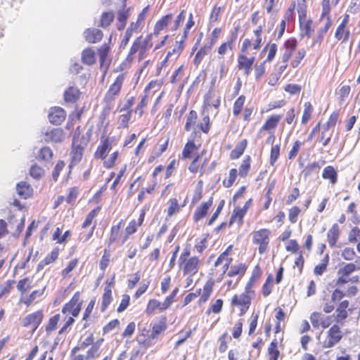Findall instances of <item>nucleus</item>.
<instances>
[{"mask_svg":"<svg viewBox=\"0 0 360 360\" xmlns=\"http://www.w3.org/2000/svg\"><path fill=\"white\" fill-rule=\"evenodd\" d=\"M304 106V109L302 117V123L306 124L311 117V112L313 111V107L309 102H306Z\"/></svg>","mask_w":360,"mask_h":360,"instance_id":"4c0bfd02","label":"nucleus"},{"mask_svg":"<svg viewBox=\"0 0 360 360\" xmlns=\"http://www.w3.org/2000/svg\"><path fill=\"white\" fill-rule=\"evenodd\" d=\"M16 191L18 195L23 199H27L32 193V188L26 181H20L16 185Z\"/></svg>","mask_w":360,"mask_h":360,"instance_id":"f8f14e48","label":"nucleus"},{"mask_svg":"<svg viewBox=\"0 0 360 360\" xmlns=\"http://www.w3.org/2000/svg\"><path fill=\"white\" fill-rule=\"evenodd\" d=\"M339 235V226L337 224H334L327 233V240L330 247L333 248L335 246Z\"/></svg>","mask_w":360,"mask_h":360,"instance_id":"4468645a","label":"nucleus"},{"mask_svg":"<svg viewBox=\"0 0 360 360\" xmlns=\"http://www.w3.org/2000/svg\"><path fill=\"white\" fill-rule=\"evenodd\" d=\"M42 311H37L36 312L27 315L22 320V326L24 327H28L30 326H33V332L35 331L39 326L41 324L43 319Z\"/></svg>","mask_w":360,"mask_h":360,"instance_id":"39448f33","label":"nucleus"},{"mask_svg":"<svg viewBox=\"0 0 360 360\" xmlns=\"http://www.w3.org/2000/svg\"><path fill=\"white\" fill-rule=\"evenodd\" d=\"M44 173V169L40 167L34 165L30 169V174L35 179H39Z\"/></svg>","mask_w":360,"mask_h":360,"instance_id":"603ef678","label":"nucleus"},{"mask_svg":"<svg viewBox=\"0 0 360 360\" xmlns=\"http://www.w3.org/2000/svg\"><path fill=\"white\" fill-rule=\"evenodd\" d=\"M82 62L91 65L95 63V52L91 49H86L82 53Z\"/></svg>","mask_w":360,"mask_h":360,"instance_id":"a878e982","label":"nucleus"},{"mask_svg":"<svg viewBox=\"0 0 360 360\" xmlns=\"http://www.w3.org/2000/svg\"><path fill=\"white\" fill-rule=\"evenodd\" d=\"M58 257V250L57 248L53 249L51 252L44 259V264L46 265L53 262Z\"/></svg>","mask_w":360,"mask_h":360,"instance_id":"13d9d810","label":"nucleus"},{"mask_svg":"<svg viewBox=\"0 0 360 360\" xmlns=\"http://www.w3.org/2000/svg\"><path fill=\"white\" fill-rule=\"evenodd\" d=\"M231 304L238 307L250 306V297L245 293H242L240 295H236L232 298Z\"/></svg>","mask_w":360,"mask_h":360,"instance_id":"f3484780","label":"nucleus"},{"mask_svg":"<svg viewBox=\"0 0 360 360\" xmlns=\"http://www.w3.org/2000/svg\"><path fill=\"white\" fill-rule=\"evenodd\" d=\"M246 146L247 141L245 139L241 141L236 146L234 149L231 152V158L233 160L239 158L244 153Z\"/></svg>","mask_w":360,"mask_h":360,"instance_id":"5701e85b","label":"nucleus"},{"mask_svg":"<svg viewBox=\"0 0 360 360\" xmlns=\"http://www.w3.org/2000/svg\"><path fill=\"white\" fill-rule=\"evenodd\" d=\"M120 224H121V222H120L119 224H117L116 226H112L110 236L109 238L110 244L113 243L117 240L118 235H119L120 229Z\"/></svg>","mask_w":360,"mask_h":360,"instance_id":"bf43d9fd","label":"nucleus"},{"mask_svg":"<svg viewBox=\"0 0 360 360\" xmlns=\"http://www.w3.org/2000/svg\"><path fill=\"white\" fill-rule=\"evenodd\" d=\"M79 91L77 87L70 86L64 93V98L67 103H75L79 97Z\"/></svg>","mask_w":360,"mask_h":360,"instance_id":"2eb2a0df","label":"nucleus"},{"mask_svg":"<svg viewBox=\"0 0 360 360\" xmlns=\"http://www.w3.org/2000/svg\"><path fill=\"white\" fill-rule=\"evenodd\" d=\"M342 338V333L338 325H333L327 332V340L324 342V347L330 348L338 344Z\"/></svg>","mask_w":360,"mask_h":360,"instance_id":"20e7f679","label":"nucleus"},{"mask_svg":"<svg viewBox=\"0 0 360 360\" xmlns=\"http://www.w3.org/2000/svg\"><path fill=\"white\" fill-rule=\"evenodd\" d=\"M162 303H161L160 302H159L157 300H155V299L150 300L148 303L146 309V314H151L157 309H158L160 311L166 310L167 309L162 308Z\"/></svg>","mask_w":360,"mask_h":360,"instance_id":"cd10ccee","label":"nucleus"},{"mask_svg":"<svg viewBox=\"0 0 360 360\" xmlns=\"http://www.w3.org/2000/svg\"><path fill=\"white\" fill-rule=\"evenodd\" d=\"M200 260L197 257H192L184 262V274L191 276L195 275L198 271Z\"/></svg>","mask_w":360,"mask_h":360,"instance_id":"6e6552de","label":"nucleus"},{"mask_svg":"<svg viewBox=\"0 0 360 360\" xmlns=\"http://www.w3.org/2000/svg\"><path fill=\"white\" fill-rule=\"evenodd\" d=\"M215 43V39H212L210 43L205 44L200 50L197 52L193 59L195 65L198 66L202 61L205 56L207 55L211 51L212 46Z\"/></svg>","mask_w":360,"mask_h":360,"instance_id":"9d476101","label":"nucleus"},{"mask_svg":"<svg viewBox=\"0 0 360 360\" xmlns=\"http://www.w3.org/2000/svg\"><path fill=\"white\" fill-rule=\"evenodd\" d=\"M246 271V266L244 264H239L238 265L231 266L227 275L229 277H233L236 275H243Z\"/></svg>","mask_w":360,"mask_h":360,"instance_id":"c85d7f7f","label":"nucleus"},{"mask_svg":"<svg viewBox=\"0 0 360 360\" xmlns=\"http://www.w3.org/2000/svg\"><path fill=\"white\" fill-rule=\"evenodd\" d=\"M82 304L80 292H76L72 299L63 306L62 312L63 314L70 313L73 317H77L81 311Z\"/></svg>","mask_w":360,"mask_h":360,"instance_id":"7ed1b4c3","label":"nucleus"},{"mask_svg":"<svg viewBox=\"0 0 360 360\" xmlns=\"http://www.w3.org/2000/svg\"><path fill=\"white\" fill-rule=\"evenodd\" d=\"M118 155H119L118 151L113 152L110 155L109 158L104 161L103 166L106 169L112 168L114 166L116 160L117 159Z\"/></svg>","mask_w":360,"mask_h":360,"instance_id":"3c124183","label":"nucleus"},{"mask_svg":"<svg viewBox=\"0 0 360 360\" xmlns=\"http://www.w3.org/2000/svg\"><path fill=\"white\" fill-rule=\"evenodd\" d=\"M114 20V14L112 12H105L102 14L99 25L103 28H106Z\"/></svg>","mask_w":360,"mask_h":360,"instance_id":"7c9ffc66","label":"nucleus"},{"mask_svg":"<svg viewBox=\"0 0 360 360\" xmlns=\"http://www.w3.org/2000/svg\"><path fill=\"white\" fill-rule=\"evenodd\" d=\"M300 212V209L297 206H294L289 210L288 218L291 223L294 224L297 221Z\"/></svg>","mask_w":360,"mask_h":360,"instance_id":"5fc2aeb1","label":"nucleus"},{"mask_svg":"<svg viewBox=\"0 0 360 360\" xmlns=\"http://www.w3.org/2000/svg\"><path fill=\"white\" fill-rule=\"evenodd\" d=\"M323 315L319 312H313L310 316V321L314 328H319L321 324Z\"/></svg>","mask_w":360,"mask_h":360,"instance_id":"37998d69","label":"nucleus"},{"mask_svg":"<svg viewBox=\"0 0 360 360\" xmlns=\"http://www.w3.org/2000/svg\"><path fill=\"white\" fill-rule=\"evenodd\" d=\"M280 155V146L278 145H275L271 148V155H270V164L274 165V163L278 160Z\"/></svg>","mask_w":360,"mask_h":360,"instance_id":"864d4df0","label":"nucleus"},{"mask_svg":"<svg viewBox=\"0 0 360 360\" xmlns=\"http://www.w3.org/2000/svg\"><path fill=\"white\" fill-rule=\"evenodd\" d=\"M130 301V297L128 295H124L122 296L121 302L117 309V312L120 313L124 311L129 306Z\"/></svg>","mask_w":360,"mask_h":360,"instance_id":"4d7b16f0","label":"nucleus"},{"mask_svg":"<svg viewBox=\"0 0 360 360\" xmlns=\"http://www.w3.org/2000/svg\"><path fill=\"white\" fill-rule=\"evenodd\" d=\"M166 329L165 323L160 321L155 323L153 326L152 331L150 333V338L155 339L158 336Z\"/></svg>","mask_w":360,"mask_h":360,"instance_id":"473e14b6","label":"nucleus"},{"mask_svg":"<svg viewBox=\"0 0 360 360\" xmlns=\"http://www.w3.org/2000/svg\"><path fill=\"white\" fill-rule=\"evenodd\" d=\"M178 292L179 288H175L173 290L172 292L165 298V301L162 302V304L163 309H168L169 307V306L174 302V297H176Z\"/></svg>","mask_w":360,"mask_h":360,"instance_id":"49530a36","label":"nucleus"},{"mask_svg":"<svg viewBox=\"0 0 360 360\" xmlns=\"http://www.w3.org/2000/svg\"><path fill=\"white\" fill-rule=\"evenodd\" d=\"M236 177H237V169H231L229 171V179L227 181L224 180L223 181L224 186H225L226 188L231 187L233 185V184L234 183Z\"/></svg>","mask_w":360,"mask_h":360,"instance_id":"de8ad7c7","label":"nucleus"},{"mask_svg":"<svg viewBox=\"0 0 360 360\" xmlns=\"http://www.w3.org/2000/svg\"><path fill=\"white\" fill-rule=\"evenodd\" d=\"M198 118L197 112L195 110H191L185 124V130L189 131L191 130V126L194 125L196 122V120Z\"/></svg>","mask_w":360,"mask_h":360,"instance_id":"c9c22d12","label":"nucleus"},{"mask_svg":"<svg viewBox=\"0 0 360 360\" xmlns=\"http://www.w3.org/2000/svg\"><path fill=\"white\" fill-rule=\"evenodd\" d=\"M305 54H306V51L304 49L299 50L295 56V58L293 60V61L291 63L292 66L293 68H297L300 65L301 60L305 56Z\"/></svg>","mask_w":360,"mask_h":360,"instance_id":"e2e57ef3","label":"nucleus"},{"mask_svg":"<svg viewBox=\"0 0 360 360\" xmlns=\"http://www.w3.org/2000/svg\"><path fill=\"white\" fill-rule=\"evenodd\" d=\"M224 200H221L219 202L217 210H215V212H214V214H212V216L208 221V222H207L208 226L212 225L214 223V221L217 219L219 214H220V212L224 207Z\"/></svg>","mask_w":360,"mask_h":360,"instance_id":"0e129e2a","label":"nucleus"},{"mask_svg":"<svg viewBox=\"0 0 360 360\" xmlns=\"http://www.w3.org/2000/svg\"><path fill=\"white\" fill-rule=\"evenodd\" d=\"M53 152L48 146H44L40 149L38 154V158L41 160L47 162L51 159Z\"/></svg>","mask_w":360,"mask_h":360,"instance_id":"72a5a7b5","label":"nucleus"},{"mask_svg":"<svg viewBox=\"0 0 360 360\" xmlns=\"http://www.w3.org/2000/svg\"><path fill=\"white\" fill-rule=\"evenodd\" d=\"M245 208H241L240 207H237L234 209L233 212L231 217L229 221V226H231L233 221L238 219V222L239 224H242L243 219L245 214Z\"/></svg>","mask_w":360,"mask_h":360,"instance_id":"b1692460","label":"nucleus"},{"mask_svg":"<svg viewBox=\"0 0 360 360\" xmlns=\"http://www.w3.org/2000/svg\"><path fill=\"white\" fill-rule=\"evenodd\" d=\"M339 113L338 111H334L330 116L328 122H326L325 130H328L330 127L335 126L338 120Z\"/></svg>","mask_w":360,"mask_h":360,"instance_id":"09e8293b","label":"nucleus"},{"mask_svg":"<svg viewBox=\"0 0 360 360\" xmlns=\"http://www.w3.org/2000/svg\"><path fill=\"white\" fill-rule=\"evenodd\" d=\"M356 270V265L349 263L345 265L342 268L340 269L338 274L342 276H347Z\"/></svg>","mask_w":360,"mask_h":360,"instance_id":"ea45409f","label":"nucleus"},{"mask_svg":"<svg viewBox=\"0 0 360 360\" xmlns=\"http://www.w3.org/2000/svg\"><path fill=\"white\" fill-rule=\"evenodd\" d=\"M271 231L266 229H262L252 233V243L259 245L258 251L260 254L264 253L269 245Z\"/></svg>","mask_w":360,"mask_h":360,"instance_id":"f03ea898","label":"nucleus"},{"mask_svg":"<svg viewBox=\"0 0 360 360\" xmlns=\"http://www.w3.org/2000/svg\"><path fill=\"white\" fill-rule=\"evenodd\" d=\"M301 146L302 142H300V141H296L294 143L292 148H291L288 154V158L290 160L293 159L297 155V152L299 151Z\"/></svg>","mask_w":360,"mask_h":360,"instance_id":"69168bd1","label":"nucleus"},{"mask_svg":"<svg viewBox=\"0 0 360 360\" xmlns=\"http://www.w3.org/2000/svg\"><path fill=\"white\" fill-rule=\"evenodd\" d=\"M281 118V115H273L269 118L262 127V130H271L276 127Z\"/></svg>","mask_w":360,"mask_h":360,"instance_id":"bb28decb","label":"nucleus"},{"mask_svg":"<svg viewBox=\"0 0 360 360\" xmlns=\"http://www.w3.org/2000/svg\"><path fill=\"white\" fill-rule=\"evenodd\" d=\"M320 169V165L318 162L307 165L303 170V174L305 177L310 176L312 173H317Z\"/></svg>","mask_w":360,"mask_h":360,"instance_id":"e433bc0d","label":"nucleus"},{"mask_svg":"<svg viewBox=\"0 0 360 360\" xmlns=\"http://www.w3.org/2000/svg\"><path fill=\"white\" fill-rule=\"evenodd\" d=\"M250 168V157L247 155L243 160L240 167L238 174L240 176L245 177L247 176Z\"/></svg>","mask_w":360,"mask_h":360,"instance_id":"2f4dec72","label":"nucleus"},{"mask_svg":"<svg viewBox=\"0 0 360 360\" xmlns=\"http://www.w3.org/2000/svg\"><path fill=\"white\" fill-rule=\"evenodd\" d=\"M172 14H167L159 20L155 25L154 34L158 35L160 31L162 30L168 25L169 22L172 20Z\"/></svg>","mask_w":360,"mask_h":360,"instance_id":"dca6fc26","label":"nucleus"},{"mask_svg":"<svg viewBox=\"0 0 360 360\" xmlns=\"http://www.w3.org/2000/svg\"><path fill=\"white\" fill-rule=\"evenodd\" d=\"M350 31L346 29V27H344V25L338 26L335 33V37L338 41L341 40L342 43H345L348 41Z\"/></svg>","mask_w":360,"mask_h":360,"instance_id":"aec40b11","label":"nucleus"},{"mask_svg":"<svg viewBox=\"0 0 360 360\" xmlns=\"http://www.w3.org/2000/svg\"><path fill=\"white\" fill-rule=\"evenodd\" d=\"M297 13L299 22L307 20L306 0H297Z\"/></svg>","mask_w":360,"mask_h":360,"instance_id":"c756f323","label":"nucleus"},{"mask_svg":"<svg viewBox=\"0 0 360 360\" xmlns=\"http://www.w3.org/2000/svg\"><path fill=\"white\" fill-rule=\"evenodd\" d=\"M120 325V321L118 319H114L110 321L107 325H105L103 328V333H108L112 331L115 328Z\"/></svg>","mask_w":360,"mask_h":360,"instance_id":"338daca9","label":"nucleus"},{"mask_svg":"<svg viewBox=\"0 0 360 360\" xmlns=\"http://www.w3.org/2000/svg\"><path fill=\"white\" fill-rule=\"evenodd\" d=\"M300 27L301 30V36H307V38H310L314 29L312 28V20L311 19L300 21Z\"/></svg>","mask_w":360,"mask_h":360,"instance_id":"a211bd4d","label":"nucleus"},{"mask_svg":"<svg viewBox=\"0 0 360 360\" xmlns=\"http://www.w3.org/2000/svg\"><path fill=\"white\" fill-rule=\"evenodd\" d=\"M349 306V302L347 300H344L341 302L336 309V311L338 313V316L342 319H346L347 316V313L346 311V309Z\"/></svg>","mask_w":360,"mask_h":360,"instance_id":"79ce46f5","label":"nucleus"},{"mask_svg":"<svg viewBox=\"0 0 360 360\" xmlns=\"http://www.w3.org/2000/svg\"><path fill=\"white\" fill-rule=\"evenodd\" d=\"M83 146L81 143H72V162L78 163L82 157Z\"/></svg>","mask_w":360,"mask_h":360,"instance_id":"6ab92c4d","label":"nucleus"},{"mask_svg":"<svg viewBox=\"0 0 360 360\" xmlns=\"http://www.w3.org/2000/svg\"><path fill=\"white\" fill-rule=\"evenodd\" d=\"M239 69H252L255 62V58H248L244 55H240L238 59Z\"/></svg>","mask_w":360,"mask_h":360,"instance_id":"393cba45","label":"nucleus"},{"mask_svg":"<svg viewBox=\"0 0 360 360\" xmlns=\"http://www.w3.org/2000/svg\"><path fill=\"white\" fill-rule=\"evenodd\" d=\"M60 319V315L56 314L51 316L49 320L47 326H46V331L47 333H50L53 330L56 328L57 324Z\"/></svg>","mask_w":360,"mask_h":360,"instance_id":"58836bf2","label":"nucleus"},{"mask_svg":"<svg viewBox=\"0 0 360 360\" xmlns=\"http://www.w3.org/2000/svg\"><path fill=\"white\" fill-rule=\"evenodd\" d=\"M65 117L66 112L60 107L51 108L48 115L49 122L55 125H60L65 120Z\"/></svg>","mask_w":360,"mask_h":360,"instance_id":"423d86ee","label":"nucleus"},{"mask_svg":"<svg viewBox=\"0 0 360 360\" xmlns=\"http://www.w3.org/2000/svg\"><path fill=\"white\" fill-rule=\"evenodd\" d=\"M322 176L325 179H329L333 184L337 182L338 174L332 166H327L323 169Z\"/></svg>","mask_w":360,"mask_h":360,"instance_id":"412c9836","label":"nucleus"},{"mask_svg":"<svg viewBox=\"0 0 360 360\" xmlns=\"http://www.w3.org/2000/svg\"><path fill=\"white\" fill-rule=\"evenodd\" d=\"M77 259H75L70 262L67 267H65L61 273V275L63 278H65L77 265Z\"/></svg>","mask_w":360,"mask_h":360,"instance_id":"052dcab7","label":"nucleus"},{"mask_svg":"<svg viewBox=\"0 0 360 360\" xmlns=\"http://www.w3.org/2000/svg\"><path fill=\"white\" fill-rule=\"evenodd\" d=\"M332 6L333 5L331 4L330 0H322V1H321L322 13L321 15V19H324L325 15H330Z\"/></svg>","mask_w":360,"mask_h":360,"instance_id":"a18cd8bd","label":"nucleus"},{"mask_svg":"<svg viewBox=\"0 0 360 360\" xmlns=\"http://www.w3.org/2000/svg\"><path fill=\"white\" fill-rule=\"evenodd\" d=\"M112 140L110 138L104 139L102 137L101 144L95 153V158L104 160L112 148Z\"/></svg>","mask_w":360,"mask_h":360,"instance_id":"0eeeda50","label":"nucleus"},{"mask_svg":"<svg viewBox=\"0 0 360 360\" xmlns=\"http://www.w3.org/2000/svg\"><path fill=\"white\" fill-rule=\"evenodd\" d=\"M112 300V290L108 286H106L104 289V293L102 297V302L101 306V311H105L108 305L111 303Z\"/></svg>","mask_w":360,"mask_h":360,"instance_id":"4be33fe9","label":"nucleus"},{"mask_svg":"<svg viewBox=\"0 0 360 360\" xmlns=\"http://www.w3.org/2000/svg\"><path fill=\"white\" fill-rule=\"evenodd\" d=\"M99 356L98 344H93L91 348L87 351L85 356L86 360L95 359Z\"/></svg>","mask_w":360,"mask_h":360,"instance_id":"c03bdc74","label":"nucleus"},{"mask_svg":"<svg viewBox=\"0 0 360 360\" xmlns=\"http://www.w3.org/2000/svg\"><path fill=\"white\" fill-rule=\"evenodd\" d=\"M29 279L27 278H25L18 281L17 285V288L21 293L23 295L30 288V285L28 283Z\"/></svg>","mask_w":360,"mask_h":360,"instance_id":"8fccbe9b","label":"nucleus"},{"mask_svg":"<svg viewBox=\"0 0 360 360\" xmlns=\"http://www.w3.org/2000/svg\"><path fill=\"white\" fill-rule=\"evenodd\" d=\"M245 97L243 95L240 96L233 104V113L234 115L238 116L243 109L244 105Z\"/></svg>","mask_w":360,"mask_h":360,"instance_id":"f704fd0d","label":"nucleus"},{"mask_svg":"<svg viewBox=\"0 0 360 360\" xmlns=\"http://www.w3.org/2000/svg\"><path fill=\"white\" fill-rule=\"evenodd\" d=\"M65 163L63 161H58L56 165L52 172V178L54 181H56L58 180L60 173L61 170L63 169Z\"/></svg>","mask_w":360,"mask_h":360,"instance_id":"6e6d98bb","label":"nucleus"},{"mask_svg":"<svg viewBox=\"0 0 360 360\" xmlns=\"http://www.w3.org/2000/svg\"><path fill=\"white\" fill-rule=\"evenodd\" d=\"M196 149L195 144L193 141H188L184 146L182 156L184 158H191V153Z\"/></svg>","mask_w":360,"mask_h":360,"instance_id":"a19ab883","label":"nucleus"},{"mask_svg":"<svg viewBox=\"0 0 360 360\" xmlns=\"http://www.w3.org/2000/svg\"><path fill=\"white\" fill-rule=\"evenodd\" d=\"M124 81V76L120 75L117 77L113 84H112L107 92L106 97L112 98V97L117 96L122 88V85Z\"/></svg>","mask_w":360,"mask_h":360,"instance_id":"9b49d317","label":"nucleus"},{"mask_svg":"<svg viewBox=\"0 0 360 360\" xmlns=\"http://www.w3.org/2000/svg\"><path fill=\"white\" fill-rule=\"evenodd\" d=\"M103 32L96 28H88L84 32V37L89 43H96L103 38Z\"/></svg>","mask_w":360,"mask_h":360,"instance_id":"1a4fd4ad","label":"nucleus"},{"mask_svg":"<svg viewBox=\"0 0 360 360\" xmlns=\"http://www.w3.org/2000/svg\"><path fill=\"white\" fill-rule=\"evenodd\" d=\"M355 256L354 249L346 248L342 252V257L346 260H352Z\"/></svg>","mask_w":360,"mask_h":360,"instance_id":"774afa93","label":"nucleus"},{"mask_svg":"<svg viewBox=\"0 0 360 360\" xmlns=\"http://www.w3.org/2000/svg\"><path fill=\"white\" fill-rule=\"evenodd\" d=\"M65 136V132L61 128L48 127L41 130V137L46 143H61Z\"/></svg>","mask_w":360,"mask_h":360,"instance_id":"f257e3e1","label":"nucleus"},{"mask_svg":"<svg viewBox=\"0 0 360 360\" xmlns=\"http://www.w3.org/2000/svg\"><path fill=\"white\" fill-rule=\"evenodd\" d=\"M212 205V198L211 197L207 202H203L200 207H197L193 215L195 221H198L205 217Z\"/></svg>","mask_w":360,"mask_h":360,"instance_id":"ddd939ff","label":"nucleus"},{"mask_svg":"<svg viewBox=\"0 0 360 360\" xmlns=\"http://www.w3.org/2000/svg\"><path fill=\"white\" fill-rule=\"evenodd\" d=\"M110 51V46L105 44L102 45L100 49H98V54L100 56V60L101 63H103L108 54V52Z\"/></svg>","mask_w":360,"mask_h":360,"instance_id":"680f3d73","label":"nucleus"}]
</instances>
